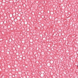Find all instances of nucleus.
I'll use <instances>...</instances> for the list:
<instances>
[{
	"label": "nucleus",
	"mask_w": 78,
	"mask_h": 78,
	"mask_svg": "<svg viewBox=\"0 0 78 78\" xmlns=\"http://www.w3.org/2000/svg\"><path fill=\"white\" fill-rule=\"evenodd\" d=\"M77 67H78V66H77Z\"/></svg>",
	"instance_id": "nucleus-1"
}]
</instances>
